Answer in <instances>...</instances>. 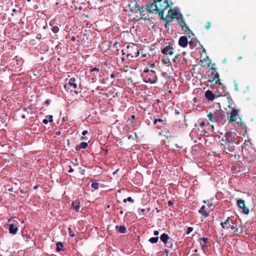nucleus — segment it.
Returning a JSON list of instances; mask_svg holds the SVG:
<instances>
[{
    "instance_id": "09e8293b",
    "label": "nucleus",
    "mask_w": 256,
    "mask_h": 256,
    "mask_svg": "<svg viewBox=\"0 0 256 256\" xmlns=\"http://www.w3.org/2000/svg\"><path fill=\"white\" fill-rule=\"evenodd\" d=\"M22 118H25V116L24 115H22Z\"/></svg>"
},
{
    "instance_id": "f704fd0d",
    "label": "nucleus",
    "mask_w": 256,
    "mask_h": 256,
    "mask_svg": "<svg viewBox=\"0 0 256 256\" xmlns=\"http://www.w3.org/2000/svg\"><path fill=\"white\" fill-rule=\"evenodd\" d=\"M154 234V236H158L159 234V232L158 230H155Z\"/></svg>"
},
{
    "instance_id": "20e7f679",
    "label": "nucleus",
    "mask_w": 256,
    "mask_h": 256,
    "mask_svg": "<svg viewBox=\"0 0 256 256\" xmlns=\"http://www.w3.org/2000/svg\"><path fill=\"white\" fill-rule=\"evenodd\" d=\"M237 204L239 208L243 209V212L248 214L249 213V210L245 206V202L242 200L238 199L237 200Z\"/></svg>"
},
{
    "instance_id": "4468645a",
    "label": "nucleus",
    "mask_w": 256,
    "mask_h": 256,
    "mask_svg": "<svg viewBox=\"0 0 256 256\" xmlns=\"http://www.w3.org/2000/svg\"><path fill=\"white\" fill-rule=\"evenodd\" d=\"M88 144L86 142H82L79 146H76V150H79L82 148H86Z\"/></svg>"
},
{
    "instance_id": "6e6d98bb",
    "label": "nucleus",
    "mask_w": 256,
    "mask_h": 256,
    "mask_svg": "<svg viewBox=\"0 0 256 256\" xmlns=\"http://www.w3.org/2000/svg\"><path fill=\"white\" fill-rule=\"evenodd\" d=\"M216 75H217L218 78V76H218V74H216Z\"/></svg>"
},
{
    "instance_id": "f03ea898",
    "label": "nucleus",
    "mask_w": 256,
    "mask_h": 256,
    "mask_svg": "<svg viewBox=\"0 0 256 256\" xmlns=\"http://www.w3.org/2000/svg\"><path fill=\"white\" fill-rule=\"evenodd\" d=\"M175 18L177 20L178 24L183 30L186 32L189 30L188 27L185 24L181 14L178 12L174 9H170L168 11V14L164 18V20L168 22Z\"/></svg>"
},
{
    "instance_id": "79ce46f5",
    "label": "nucleus",
    "mask_w": 256,
    "mask_h": 256,
    "mask_svg": "<svg viewBox=\"0 0 256 256\" xmlns=\"http://www.w3.org/2000/svg\"><path fill=\"white\" fill-rule=\"evenodd\" d=\"M134 118H135L134 116V115H132V120H134Z\"/></svg>"
},
{
    "instance_id": "a878e982",
    "label": "nucleus",
    "mask_w": 256,
    "mask_h": 256,
    "mask_svg": "<svg viewBox=\"0 0 256 256\" xmlns=\"http://www.w3.org/2000/svg\"><path fill=\"white\" fill-rule=\"evenodd\" d=\"M178 56H179V55H178H178H176V56H174V58H173L172 61H173L174 62H176V61H177V60H178Z\"/></svg>"
},
{
    "instance_id": "2eb2a0df",
    "label": "nucleus",
    "mask_w": 256,
    "mask_h": 256,
    "mask_svg": "<svg viewBox=\"0 0 256 256\" xmlns=\"http://www.w3.org/2000/svg\"><path fill=\"white\" fill-rule=\"evenodd\" d=\"M116 230L120 233L124 234L126 232V228L124 226H116Z\"/></svg>"
},
{
    "instance_id": "423d86ee",
    "label": "nucleus",
    "mask_w": 256,
    "mask_h": 256,
    "mask_svg": "<svg viewBox=\"0 0 256 256\" xmlns=\"http://www.w3.org/2000/svg\"><path fill=\"white\" fill-rule=\"evenodd\" d=\"M18 222H14L9 225V231L10 234H16L18 230Z\"/></svg>"
},
{
    "instance_id": "58836bf2",
    "label": "nucleus",
    "mask_w": 256,
    "mask_h": 256,
    "mask_svg": "<svg viewBox=\"0 0 256 256\" xmlns=\"http://www.w3.org/2000/svg\"><path fill=\"white\" fill-rule=\"evenodd\" d=\"M168 205L171 206L172 205V202L171 201H168Z\"/></svg>"
},
{
    "instance_id": "7c9ffc66",
    "label": "nucleus",
    "mask_w": 256,
    "mask_h": 256,
    "mask_svg": "<svg viewBox=\"0 0 256 256\" xmlns=\"http://www.w3.org/2000/svg\"><path fill=\"white\" fill-rule=\"evenodd\" d=\"M192 228H190V227H189V228H188V232H187V233H188V234H189V233H190L191 232H192Z\"/></svg>"
},
{
    "instance_id": "b1692460",
    "label": "nucleus",
    "mask_w": 256,
    "mask_h": 256,
    "mask_svg": "<svg viewBox=\"0 0 256 256\" xmlns=\"http://www.w3.org/2000/svg\"><path fill=\"white\" fill-rule=\"evenodd\" d=\"M68 230L69 231V235L72 237H74L75 236V234L72 232V228H68Z\"/></svg>"
},
{
    "instance_id": "7ed1b4c3",
    "label": "nucleus",
    "mask_w": 256,
    "mask_h": 256,
    "mask_svg": "<svg viewBox=\"0 0 256 256\" xmlns=\"http://www.w3.org/2000/svg\"><path fill=\"white\" fill-rule=\"evenodd\" d=\"M223 114L220 110H213L210 112L208 114V118L212 122H217L222 120L223 118Z\"/></svg>"
},
{
    "instance_id": "6ab92c4d",
    "label": "nucleus",
    "mask_w": 256,
    "mask_h": 256,
    "mask_svg": "<svg viewBox=\"0 0 256 256\" xmlns=\"http://www.w3.org/2000/svg\"><path fill=\"white\" fill-rule=\"evenodd\" d=\"M63 247V244L60 242H58L56 244V250L58 252H60L62 250V248Z\"/></svg>"
},
{
    "instance_id": "49530a36",
    "label": "nucleus",
    "mask_w": 256,
    "mask_h": 256,
    "mask_svg": "<svg viewBox=\"0 0 256 256\" xmlns=\"http://www.w3.org/2000/svg\"><path fill=\"white\" fill-rule=\"evenodd\" d=\"M166 28H168V24H166Z\"/></svg>"
},
{
    "instance_id": "4c0bfd02",
    "label": "nucleus",
    "mask_w": 256,
    "mask_h": 256,
    "mask_svg": "<svg viewBox=\"0 0 256 256\" xmlns=\"http://www.w3.org/2000/svg\"><path fill=\"white\" fill-rule=\"evenodd\" d=\"M156 121L161 122V121H162V119L156 120L155 121H154V124L156 123Z\"/></svg>"
},
{
    "instance_id": "ddd939ff",
    "label": "nucleus",
    "mask_w": 256,
    "mask_h": 256,
    "mask_svg": "<svg viewBox=\"0 0 256 256\" xmlns=\"http://www.w3.org/2000/svg\"><path fill=\"white\" fill-rule=\"evenodd\" d=\"M79 204L80 202L78 200L73 202L72 203V206L74 209V210L77 212L80 211V206Z\"/></svg>"
},
{
    "instance_id": "1a4fd4ad",
    "label": "nucleus",
    "mask_w": 256,
    "mask_h": 256,
    "mask_svg": "<svg viewBox=\"0 0 256 256\" xmlns=\"http://www.w3.org/2000/svg\"><path fill=\"white\" fill-rule=\"evenodd\" d=\"M71 86L72 88H76L77 87L76 84L75 83V79L74 78H72L69 80V82L68 84L64 85V87L66 88L68 86Z\"/></svg>"
},
{
    "instance_id": "603ef678",
    "label": "nucleus",
    "mask_w": 256,
    "mask_h": 256,
    "mask_svg": "<svg viewBox=\"0 0 256 256\" xmlns=\"http://www.w3.org/2000/svg\"><path fill=\"white\" fill-rule=\"evenodd\" d=\"M194 252H197V250H194Z\"/></svg>"
},
{
    "instance_id": "dca6fc26",
    "label": "nucleus",
    "mask_w": 256,
    "mask_h": 256,
    "mask_svg": "<svg viewBox=\"0 0 256 256\" xmlns=\"http://www.w3.org/2000/svg\"><path fill=\"white\" fill-rule=\"evenodd\" d=\"M168 236L165 234H163L161 235L160 236V240L162 242H163L164 243H166L168 240Z\"/></svg>"
},
{
    "instance_id": "412c9836",
    "label": "nucleus",
    "mask_w": 256,
    "mask_h": 256,
    "mask_svg": "<svg viewBox=\"0 0 256 256\" xmlns=\"http://www.w3.org/2000/svg\"><path fill=\"white\" fill-rule=\"evenodd\" d=\"M138 10L140 14V15L142 16V18L144 19H149V18H148L146 17H144V14H143V12H144V10H143V8H139Z\"/></svg>"
},
{
    "instance_id": "f3484780",
    "label": "nucleus",
    "mask_w": 256,
    "mask_h": 256,
    "mask_svg": "<svg viewBox=\"0 0 256 256\" xmlns=\"http://www.w3.org/2000/svg\"><path fill=\"white\" fill-rule=\"evenodd\" d=\"M92 188L93 190H97L98 188V182L95 181L92 182L91 185Z\"/></svg>"
},
{
    "instance_id": "a18cd8bd",
    "label": "nucleus",
    "mask_w": 256,
    "mask_h": 256,
    "mask_svg": "<svg viewBox=\"0 0 256 256\" xmlns=\"http://www.w3.org/2000/svg\"><path fill=\"white\" fill-rule=\"evenodd\" d=\"M144 210H144V208L141 209V211H142V212H144Z\"/></svg>"
},
{
    "instance_id": "c756f323",
    "label": "nucleus",
    "mask_w": 256,
    "mask_h": 256,
    "mask_svg": "<svg viewBox=\"0 0 256 256\" xmlns=\"http://www.w3.org/2000/svg\"><path fill=\"white\" fill-rule=\"evenodd\" d=\"M208 240V239L207 238H204L201 239V240L202 241V242H204V243H206L207 242Z\"/></svg>"
},
{
    "instance_id": "8fccbe9b",
    "label": "nucleus",
    "mask_w": 256,
    "mask_h": 256,
    "mask_svg": "<svg viewBox=\"0 0 256 256\" xmlns=\"http://www.w3.org/2000/svg\"><path fill=\"white\" fill-rule=\"evenodd\" d=\"M84 139V138L82 136L81 138V140H83Z\"/></svg>"
},
{
    "instance_id": "5701e85b",
    "label": "nucleus",
    "mask_w": 256,
    "mask_h": 256,
    "mask_svg": "<svg viewBox=\"0 0 256 256\" xmlns=\"http://www.w3.org/2000/svg\"><path fill=\"white\" fill-rule=\"evenodd\" d=\"M123 201L124 202H133V200L131 197H128L127 198L124 199Z\"/></svg>"
},
{
    "instance_id": "e433bc0d",
    "label": "nucleus",
    "mask_w": 256,
    "mask_h": 256,
    "mask_svg": "<svg viewBox=\"0 0 256 256\" xmlns=\"http://www.w3.org/2000/svg\"><path fill=\"white\" fill-rule=\"evenodd\" d=\"M96 70L98 71V69L96 68H94L92 70V72H94V71H96Z\"/></svg>"
},
{
    "instance_id": "c03bdc74",
    "label": "nucleus",
    "mask_w": 256,
    "mask_h": 256,
    "mask_svg": "<svg viewBox=\"0 0 256 256\" xmlns=\"http://www.w3.org/2000/svg\"><path fill=\"white\" fill-rule=\"evenodd\" d=\"M110 76H111L112 78H114V74H112L110 75Z\"/></svg>"
},
{
    "instance_id": "4d7b16f0",
    "label": "nucleus",
    "mask_w": 256,
    "mask_h": 256,
    "mask_svg": "<svg viewBox=\"0 0 256 256\" xmlns=\"http://www.w3.org/2000/svg\"><path fill=\"white\" fill-rule=\"evenodd\" d=\"M176 147H178V148H180V146H177L176 145Z\"/></svg>"
},
{
    "instance_id": "f257e3e1",
    "label": "nucleus",
    "mask_w": 256,
    "mask_h": 256,
    "mask_svg": "<svg viewBox=\"0 0 256 256\" xmlns=\"http://www.w3.org/2000/svg\"><path fill=\"white\" fill-rule=\"evenodd\" d=\"M168 0H154V2L150 5H147L146 10L150 13H155L159 14L164 20V11L170 9Z\"/></svg>"
},
{
    "instance_id": "37998d69",
    "label": "nucleus",
    "mask_w": 256,
    "mask_h": 256,
    "mask_svg": "<svg viewBox=\"0 0 256 256\" xmlns=\"http://www.w3.org/2000/svg\"><path fill=\"white\" fill-rule=\"evenodd\" d=\"M73 171V170L72 168H70V170H69V172H71Z\"/></svg>"
},
{
    "instance_id": "c9c22d12",
    "label": "nucleus",
    "mask_w": 256,
    "mask_h": 256,
    "mask_svg": "<svg viewBox=\"0 0 256 256\" xmlns=\"http://www.w3.org/2000/svg\"><path fill=\"white\" fill-rule=\"evenodd\" d=\"M88 134V131L87 130H84L82 134L83 136H85L86 134Z\"/></svg>"
},
{
    "instance_id": "a19ab883",
    "label": "nucleus",
    "mask_w": 256,
    "mask_h": 256,
    "mask_svg": "<svg viewBox=\"0 0 256 256\" xmlns=\"http://www.w3.org/2000/svg\"><path fill=\"white\" fill-rule=\"evenodd\" d=\"M60 132H56V134H57V135H60Z\"/></svg>"
},
{
    "instance_id": "4be33fe9",
    "label": "nucleus",
    "mask_w": 256,
    "mask_h": 256,
    "mask_svg": "<svg viewBox=\"0 0 256 256\" xmlns=\"http://www.w3.org/2000/svg\"><path fill=\"white\" fill-rule=\"evenodd\" d=\"M52 30L54 33H57L59 31V28L57 26H53Z\"/></svg>"
},
{
    "instance_id": "13d9d810",
    "label": "nucleus",
    "mask_w": 256,
    "mask_h": 256,
    "mask_svg": "<svg viewBox=\"0 0 256 256\" xmlns=\"http://www.w3.org/2000/svg\"><path fill=\"white\" fill-rule=\"evenodd\" d=\"M118 192H121L120 190H118Z\"/></svg>"
},
{
    "instance_id": "de8ad7c7",
    "label": "nucleus",
    "mask_w": 256,
    "mask_h": 256,
    "mask_svg": "<svg viewBox=\"0 0 256 256\" xmlns=\"http://www.w3.org/2000/svg\"><path fill=\"white\" fill-rule=\"evenodd\" d=\"M241 58H242V57H241V56H239V57L238 58V60H240Z\"/></svg>"
},
{
    "instance_id": "6e6552de",
    "label": "nucleus",
    "mask_w": 256,
    "mask_h": 256,
    "mask_svg": "<svg viewBox=\"0 0 256 256\" xmlns=\"http://www.w3.org/2000/svg\"><path fill=\"white\" fill-rule=\"evenodd\" d=\"M188 39L186 36H181L178 40L179 45L182 47H186L188 44Z\"/></svg>"
},
{
    "instance_id": "5fc2aeb1",
    "label": "nucleus",
    "mask_w": 256,
    "mask_h": 256,
    "mask_svg": "<svg viewBox=\"0 0 256 256\" xmlns=\"http://www.w3.org/2000/svg\"><path fill=\"white\" fill-rule=\"evenodd\" d=\"M120 214H123L122 211H120Z\"/></svg>"
},
{
    "instance_id": "bb28decb",
    "label": "nucleus",
    "mask_w": 256,
    "mask_h": 256,
    "mask_svg": "<svg viewBox=\"0 0 256 256\" xmlns=\"http://www.w3.org/2000/svg\"><path fill=\"white\" fill-rule=\"evenodd\" d=\"M48 122H52L53 121V117L52 116H49L48 117Z\"/></svg>"
},
{
    "instance_id": "cd10ccee",
    "label": "nucleus",
    "mask_w": 256,
    "mask_h": 256,
    "mask_svg": "<svg viewBox=\"0 0 256 256\" xmlns=\"http://www.w3.org/2000/svg\"><path fill=\"white\" fill-rule=\"evenodd\" d=\"M139 54H140L139 50L138 48H136V53L135 56H134L137 57L139 55ZM132 56L134 57V56Z\"/></svg>"
},
{
    "instance_id": "9b49d317",
    "label": "nucleus",
    "mask_w": 256,
    "mask_h": 256,
    "mask_svg": "<svg viewBox=\"0 0 256 256\" xmlns=\"http://www.w3.org/2000/svg\"><path fill=\"white\" fill-rule=\"evenodd\" d=\"M205 96L206 98L209 100H213L214 98V94L210 90H207L205 92Z\"/></svg>"
},
{
    "instance_id": "72a5a7b5",
    "label": "nucleus",
    "mask_w": 256,
    "mask_h": 256,
    "mask_svg": "<svg viewBox=\"0 0 256 256\" xmlns=\"http://www.w3.org/2000/svg\"><path fill=\"white\" fill-rule=\"evenodd\" d=\"M210 26V22H208L207 25L206 26V29H208Z\"/></svg>"
},
{
    "instance_id": "864d4df0",
    "label": "nucleus",
    "mask_w": 256,
    "mask_h": 256,
    "mask_svg": "<svg viewBox=\"0 0 256 256\" xmlns=\"http://www.w3.org/2000/svg\"><path fill=\"white\" fill-rule=\"evenodd\" d=\"M37 187H38L37 186H34V188L36 189L37 188Z\"/></svg>"
},
{
    "instance_id": "3c124183",
    "label": "nucleus",
    "mask_w": 256,
    "mask_h": 256,
    "mask_svg": "<svg viewBox=\"0 0 256 256\" xmlns=\"http://www.w3.org/2000/svg\"><path fill=\"white\" fill-rule=\"evenodd\" d=\"M226 62V60H224L223 61V62Z\"/></svg>"
},
{
    "instance_id": "ea45409f",
    "label": "nucleus",
    "mask_w": 256,
    "mask_h": 256,
    "mask_svg": "<svg viewBox=\"0 0 256 256\" xmlns=\"http://www.w3.org/2000/svg\"><path fill=\"white\" fill-rule=\"evenodd\" d=\"M235 86H236V88H235L236 90H238V85H237V84H236Z\"/></svg>"
},
{
    "instance_id": "a211bd4d",
    "label": "nucleus",
    "mask_w": 256,
    "mask_h": 256,
    "mask_svg": "<svg viewBox=\"0 0 256 256\" xmlns=\"http://www.w3.org/2000/svg\"><path fill=\"white\" fill-rule=\"evenodd\" d=\"M161 60L164 64H170V59L166 56L162 58Z\"/></svg>"
},
{
    "instance_id": "0eeeda50",
    "label": "nucleus",
    "mask_w": 256,
    "mask_h": 256,
    "mask_svg": "<svg viewBox=\"0 0 256 256\" xmlns=\"http://www.w3.org/2000/svg\"><path fill=\"white\" fill-rule=\"evenodd\" d=\"M238 110H234L230 113V116L228 118V120L230 122H235L238 116Z\"/></svg>"
},
{
    "instance_id": "9d476101",
    "label": "nucleus",
    "mask_w": 256,
    "mask_h": 256,
    "mask_svg": "<svg viewBox=\"0 0 256 256\" xmlns=\"http://www.w3.org/2000/svg\"><path fill=\"white\" fill-rule=\"evenodd\" d=\"M230 218H228L224 222H222L220 225L224 229L228 230L230 226Z\"/></svg>"
},
{
    "instance_id": "393cba45",
    "label": "nucleus",
    "mask_w": 256,
    "mask_h": 256,
    "mask_svg": "<svg viewBox=\"0 0 256 256\" xmlns=\"http://www.w3.org/2000/svg\"><path fill=\"white\" fill-rule=\"evenodd\" d=\"M206 61V60L204 58V60H200L199 62V64L200 66H204L205 64L204 62Z\"/></svg>"
},
{
    "instance_id": "c85d7f7f",
    "label": "nucleus",
    "mask_w": 256,
    "mask_h": 256,
    "mask_svg": "<svg viewBox=\"0 0 256 256\" xmlns=\"http://www.w3.org/2000/svg\"><path fill=\"white\" fill-rule=\"evenodd\" d=\"M206 58L208 59V60L206 62V64L209 66L211 62V60L209 59L208 56H206Z\"/></svg>"
},
{
    "instance_id": "39448f33",
    "label": "nucleus",
    "mask_w": 256,
    "mask_h": 256,
    "mask_svg": "<svg viewBox=\"0 0 256 256\" xmlns=\"http://www.w3.org/2000/svg\"><path fill=\"white\" fill-rule=\"evenodd\" d=\"M162 52L166 56L169 58L170 56L174 54V50L170 46H166L162 50Z\"/></svg>"
},
{
    "instance_id": "aec40b11",
    "label": "nucleus",
    "mask_w": 256,
    "mask_h": 256,
    "mask_svg": "<svg viewBox=\"0 0 256 256\" xmlns=\"http://www.w3.org/2000/svg\"><path fill=\"white\" fill-rule=\"evenodd\" d=\"M158 237L151 238H150L149 242L152 244H155L158 242Z\"/></svg>"
},
{
    "instance_id": "473e14b6",
    "label": "nucleus",
    "mask_w": 256,
    "mask_h": 256,
    "mask_svg": "<svg viewBox=\"0 0 256 256\" xmlns=\"http://www.w3.org/2000/svg\"><path fill=\"white\" fill-rule=\"evenodd\" d=\"M42 122H43L44 124H48V119H46H46L43 120Z\"/></svg>"
},
{
    "instance_id": "f8f14e48",
    "label": "nucleus",
    "mask_w": 256,
    "mask_h": 256,
    "mask_svg": "<svg viewBox=\"0 0 256 256\" xmlns=\"http://www.w3.org/2000/svg\"><path fill=\"white\" fill-rule=\"evenodd\" d=\"M199 212L202 214L204 218L208 216V213L206 212V207L204 206H202L199 210Z\"/></svg>"
},
{
    "instance_id": "2f4dec72",
    "label": "nucleus",
    "mask_w": 256,
    "mask_h": 256,
    "mask_svg": "<svg viewBox=\"0 0 256 256\" xmlns=\"http://www.w3.org/2000/svg\"><path fill=\"white\" fill-rule=\"evenodd\" d=\"M200 246H202V248H203L205 246V243L204 242H200Z\"/></svg>"
}]
</instances>
